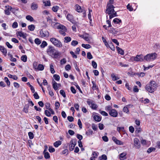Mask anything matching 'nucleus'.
Segmentation results:
<instances>
[{
    "label": "nucleus",
    "mask_w": 160,
    "mask_h": 160,
    "mask_svg": "<svg viewBox=\"0 0 160 160\" xmlns=\"http://www.w3.org/2000/svg\"><path fill=\"white\" fill-rule=\"evenodd\" d=\"M144 58L142 55H137L135 57H132L130 58L131 61L133 62L134 61L136 62H141L143 61Z\"/></svg>",
    "instance_id": "obj_5"
},
{
    "label": "nucleus",
    "mask_w": 160,
    "mask_h": 160,
    "mask_svg": "<svg viewBox=\"0 0 160 160\" xmlns=\"http://www.w3.org/2000/svg\"><path fill=\"white\" fill-rule=\"evenodd\" d=\"M59 7L57 6H55L52 7V10L55 12H57L58 10Z\"/></svg>",
    "instance_id": "obj_44"
},
{
    "label": "nucleus",
    "mask_w": 160,
    "mask_h": 160,
    "mask_svg": "<svg viewBox=\"0 0 160 160\" xmlns=\"http://www.w3.org/2000/svg\"><path fill=\"white\" fill-rule=\"evenodd\" d=\"M87 57L88 59H91L93 58V57L91 53L90 52H88L87 53Z\"/></svg>",
    "instance_id": "obj_49"
},
{
    "label": "nucleus",
    "mask_w": 160,
    "mask_h": 160,
    "mask_svg": "<svg viewBox=\"0 0 160 160\" xmlns=\"http://www.w3.org/2000/svg\"><path fill=\"white\" fill-rule=\"evenodd\" d=\"M52 87L54 90H56L58 89L57 83L55 81L52 82Z\"/></svg>",
    "instance_id": "obj_32"
},
{
    "label": "nucleus",
    "mask_w": 160,
    "mask_h": 160,
    "mask_svg": "<svg viewBox=\"0 0 160 160\" xmlns=\"http://www.w3.org/2000/svg\"><path fill=\"white\" fill-rule=\"evenodd\" d=\"M98 152L95 151H94L92 153V155H93V156L92 157L94 158H97V157L98 155Z\"/></svg>",
    "instance_id": "obj_59"
},
{
    "label": "nucleus",
    "mask_w": 160,
    "mask_h": 160,
    "mask_svg": "<svg viewBox=\"0 0 160 160\" xmlns=\"http://www.w3.org/2000/svg\"><path fill=\"white\" fill-rule=\"evenodd\" d=\"M6 9L5 10V12L6 14L9 15L10 14V11L13 12L14 9L12 8L11 6H6Z\"/></svg>",
    "instance_id": "obj_10"
},
{
    "label": "nucleus",
    "mask_w": 160,
    "mask_h": 160,
    "mask_svg": "<svg viewBox=\"0 0 160 160\" xmlns=\"http://www.w3.org/2000/svg\"><path fill=\"white\" fill-rule=\"evenodd\" d=\"M74 65L76 70L78 72H80V70L78 67V65L77 64V62H74Z\"/></svg>",
    "instance_id": "obj_54"
},
{
    "label": "nucleus",
    "mask_w": 160,
    "mask_h": 160,
    "mask_svg": "<svg viewBox=\"0 0 160 160\" xmlns=\"http://www.w3.org/2000/svg\"><path fill=\"white\" fill-rule=\"evenodd\" d=\"M40 35L41 38L48 37L49 36V33L47 31L41 29L40 31Z\"/></svg>",
    "instance_id": "obj_8"
},
{
    "label": "nucleus",
    "mask_w": 160,
    "mask_h": 160,
    "mask_svg": "<svg viewBox=\"0 0 160 160\" xmlns=\"http://www.w3.org/2000/svg\"><path fill=\"white\" fill-rule=\"evenodd\" d=\"M50 71L52 74H54L55 71L54 69V66L53 64H51L50 65Z\"/></svg>",
    "instance_id": "obj_33"
},
{
    "label": "nucleus",
    "mask_w": 160,
    "mask_h": 160,
    "mask_svg": "<svg viewBox=\"0 0 160 160\" xmlns=\"http://www.w3.org/2000/svg\"><path fill=\"white\" fill-rule=\"evenodd\" d=\"M60 93L64 98L66 97L65 92L63 90H61L60 91Z\"/></svg>",
    "instance_id": "obj_58"
},
{
    "label": "nucleus",
    "mask_w": 160,
    "mask_h": 160,
    "mask_svg": "<svg viewBox=\"0 0 160 160\" xmlns=\"http://www.w3.org/2000/svg\"><path fill=\"white\" fill-rule=\"evenodd\" d=\"M93 118L95 121L97 122H99L101 120V118L100 116L95 115L94 116Z\"/></svg>",
    "instance_id": "obj_28"
},
{
    "label": "nucleus",
    "mask_w": 160,
    "mask_h": 160,
    "mask_svg": "<svg viewBox=\"0 0 160 160\" xmlns=\"http://www.w3.org/2000/svg\"><path fill=\"white\" fill-rule=\"evenodd\" d=\"M76 144V142H73V141L72 140L70 142L69 148L70 151H72L74 149Z\"/></svg>",
    "instance_id": "obj_14"
},
{
    "label": "nucleus",
    "mask_w": 160,
    "mask_h": 160,
    "mask_svg": "<svg viewBox=\"0 0 160 160\" xmlns=\"http://www.w3.org/2000/svg\"><path fill=\"white\" fill-rule=\"evenodd\" d=\"M134 144L136 148L139 149L140 147V144L139 139L135 138L134 139Z\"/></svg>",
    "instance_id": "obj_11"
},
{
    "label": "nucleus",
    "mask_w": 160,
    "mask_h": 160,
    "mask_svg": "<svg viewBox=\"0 0 160 160\" xmlns=\"http://www.w3.org/2000/svg\"><path fill=\"white\" fill-rule=\"evenodd\" d=\"M87 103L90 106V107L92 109L96 110L98 107V105L92 100L87 101Z\"/></svg>",
    "instance_id": "obj_7"
},
{
    "label": "nucleus",
    "mask_w": 160,
    "mask_h": 160,
    "mask_svg": "<svg viewBox=\"0 0 160 160\" xmlns=\"http://www.w3.org/2000/svg\"><path fill=\"white\" fill-rule=\"evenodd\" d=\"M126 153L125 152H123L120 155V159L121 160H124L126 158Z\"/></svg>",
    "instance_id": "obj_19"
},
{
    "label": "nucleus",
    "mask_w": 160,
    "mask_h": 160,
    "mask_svg": "<svg viewBox=\"0 0 160 160\" xmlns=\"http://www.w3.org/2000/svg\"><path fill=\"white\" fill-rule=\"evenodd\" d=\"M46 150L45 149L43 151L44 157L45 158L47 159L50 158L49 153L48 152H45Z\"/></svg>",
    "instance_id": "obj_25"
},
{
    "label": "nucleus",
    "mask_w": 160,
    "mask_h": 160,
    "mask_svg": "<svg viewBox=\"0 0 160 160\" xmlns=\"http://www.w3.org/2000/svg\"><path fill=\"white\" fill-rule=\"evenodd\" d=\"M93 133V132L91 129L89 130L88 131L86 132V134L88 136H89L91 135H92Z\"/></svg>",
    "instance_id": "obj_48"
},
{
    "label": "nucleus",
    "mask_w": 160,
    "mask_h": 160,
    "mask_svg": "<svg viewBox=\"0 0 160 160\" xmlns=\"http://www.w3.org/2000/svg\"><path fill=\"white\" fill-rule=\"evenodd\" d=\"M47 52L48 55L54 58H57L60 55L58 51H55L54 47L51 46H49L47 50Z\"/></svg>",
    "instance_id": "obj_2"
},
{
    "label": "nucleus",
    "mask_w": 160,
    "mask_h": 160,
    "mask_svg": "<svg viewBox=\"0 0 160 160\" xmlns=\"http://www.w3.org/2000/svg\"><path fill=\"white\" fill-rule=\"evenodd\" d=\"M26 33L21 32H18V35L20 37H22L24 39H26Z\"/></svg>",
    "instance_id": "obj_18"
},
{
    "label": "nucleus",
    "mask_w": 160,
    "mask_h": 160,
    "mask_svg": "<svg viewBox=\"0 0 160 160\" xmlns=\"http://www.w3.org/2000/svg\"><path fill=\"white\" fill-rule=\"evenodd\" d=\"M112 109V107L111 105L107 106L105 107V110L107 112H110V111Z\"/></svg>",
    "instance_id": "obj_40"
},
{
    "label": "nucleus",
    "mask_w": 160,
    "mask_h": 160,
    "mask_svg": "<svg viewBox=\"0 0 160 160\" xmlns=\"http://www.w3.org/2000/svg\"><path fill=\"white\" fill-rule=\"evenodd\" d=\"M116 48L118 51V53L122 55H123L124 54V51L120 48L117 46L116 47Z\"/></svg>",
    "instance_id": "obj_23"
},
{
    "label": "nucleus",
    "mask_w": 160,
    "mask_h": 160,
    "mask_svg": "<svg viewBox=\"0 0 160 160\" xmlns=\"http://www.w3.org/2000/svg\"><path fill=\"white\" fill-rule=\"evenodd\" d=\"M76 10L78 12H83V10L82 9L81 7L79 5L77 4L75 5Z\"/></svg>",
    "instance_id": "obj_27"
},
{
    "label": "nucleus",
    "mask_w": 160,
    "mask_h": 160,
    "mask_svg": "<svg viewBox=\"0 0 160 160\" xmlns=\"http://www.w3.org/2000/svg\"><path fill=\"white\" fill-rule=\"evenodd\" d=\"M59 29H60V30H64L65 31H67V29L65 26L63 25L60 24Z\"/></svg>",
    "instance_id": "obj_36"
},
{
    "label": "nucleus",
    "mask_w": 160,
    "mask_h": 160,
    "mask_svg": "<svg viewBox=\"0 0 160 160\" xmlns=\"http://www.w3.org/2000/svg\"><path fill=\"white\" fill-rule=\"evenodd\" d=\"M71 66L69 64L67 65L65 67V69L66 71H69L71 69Z\"/></svg>",
    "instance_id": "obj_62"
},
{
    "label": "nucleus",
    "mask_w": 160,
    "mask_h": 160,
    "mask_svg": "<svg viewBox=\"0 0 160 160\" xmlns=\"http://www.w3.org/2000/svg\"><path fill=\"white\" fill-rule=\"evenodd\" d=\"M157 57V54L156 53L148 54L144 57V59L147 61H153Z\"/></svg>",
    "instance_id": "obj_3"
},
{
    "label": "nucleus",
    "mask_w": 160,
    "mask_h": 160,
    "mask_svg": "<svg viewBox=\"0 0 160 160\" xmlns=\"http://www.w3.org/2000/svg\"><path fill=\"white\" fill-rule=\"evenodd\" d=\"M64 42L65 43H68L70 42L71 40V37H66L64 38Z\"/></svg>",
    "instance_id": "obj_30"
},
{
    "label": "nucleus",
    "mask_w": 160,
    "mask_h": 160,
    "mask_svg": "<svg viewBox=\"0 0 160 160\" xmlns=\"http://www.w3.org/2000/svg\"><path fill=\"white\" fill-rule=\"evenodd\" d=\"M53 78L55 80L58 81L60 80V76L57 74H54L53 75Z\"/></svg>",
    "instance_id": "obj_50"
},
{
    "label": "nucleus",
    "mask_w": 160,
    "mask_h": 160,
    "mask_svg": "<svg viewBox=\"0 0 160 160\" xmlns=\"http://www.w3.org/2000/svg\"><path fill=\"white\" fill-rule=\"evenodd\" d=\"M62 144V142L60 141H57L53 143V146L55 148H58Z\"/></svg>",
    "instance_id": "obj_24"
},
{
    "label": "nucleus",
    "mask_w": 160,
    "mask_h": 160,
    "mask_svg": "<svg viewBox=\"0 0 160 160\" xmlns=\"http://www.w3.org/2000/svg\"><path fill=\"white\" fill-rule=\"evenodd\" d=\"M27 57L26 55H24L21 57V60L24 62L27 61Z\"/></svg>",
    "instance_id": "obj_41"
},
{
    "label": "nucleus",
    "mask_w": 160,
    "mask_h": 160,
    "mask_svg": "<svg viewBox=\"0 0 160 160\" xmlns=\"http://www.w3.org/2000/svg\"><path fill=\"white\" fill-rule=\"evenodd\" d=\"M111 76L113 81H116L119 79V77L116 76L114 73L111 74Z\"/></svg>",
    "instance_id": "obj_31"
},
{
    "label": "nucleus",
    "mask_w": 160,
    "mask_h": 160,
    "mask_svg": "<svg viewBox=\"0 0 160 160\" xmlns=\"http://www.w3.org/2000/svg\"><path fill=\"white\" fill-rule=\"evenodd\" d=\"M127 9L130 11H132L133 10V8L132 6L130 5L129 3L127 5Z\"/></svg>",
    "instance_id": "obj_52"
},
{
    "label": "nucleus",
    "mask_w": 160,
    "mask_h": 160,
    "mask_svg": "<svg viewBox=\"0 0 160 160\" xmlns=\"http://www.w3.org/2000/svg\"><path fill=\"white\" fill-rule=\"evenodd\" d=\"M48 45L47 42L45 41H43L40 45L41 48H44L46 46Z\"/></svg>",
    "instance_id": "obj_42"
},
{
    "label": "nucleus",
    "mask_w": 160,
    "mask_h": 160,
    "mask_svg": "<svg viewBox=\"0 0 160 160\" xmlns=\"http://www.w3.org/2000/svg\"><path fill=\"white\" fill-rule=\"evenodd\" d=\"M70 54L72 55V57L73 58H77V55H76L72 51H71L70 52Z\"/></svg>",
    "instance_id": "obj_61"
},
{
    "label": "nucleus",
    "mask_w": 160,
    "mask_h": 160,
    "mask_svg": "<svg viewBox=\"0 0 160 160\" xmlns=\"http://www.w3.org/2000/svg\"><path fill=\"white\" fill-rule=\"evenodd\" d=\"M4 79L5 82L7 83V85L8 86H9L10 84V82L9 81V80L8 78L6 77H5Z\"/></svg>",
    "instance_id": "obj_53"
},
{
    "label": "nucleus",
    "mask_w": 160,
    "mask_h": 160,
    "mask_svg": "<svg viewBox=\"0 0 160 160\" xmlns=\"http://www.w3.org/2000/svg\"><path fill=\"white\" fill-rule=\"evenodd\" d=\"M109 114L112 117L116 118L118 116V112L115 109H112L109 112Z\"/></svg>",
    "instance_id": "obj_9"
},
{
    "label": "nucleus",
    "mask_w": 160,
    "mask_h": 160,
    "mask_svg": "<svg viewBox=\"0 0 160 160\" xmlns=\"http://www.w3.org/2000/svg\"><path fill=\"white\" fill-rule=\"evenodd\" d=\"M28 29L31 31H33L35 28V27L34 25H29L28 27Z\"/></svg>",
    "instance_id": "obj_39"
},
{
    "label": "nucleus",
    "mask_w": 160,
    "mask_h": 160,
    "mask_svg": "<svg viewBox=\"0 0 160 160\" xmlns=\"http://www.w3.org/2000/svg\"><path fill=\"white\" fill-rule=\"evenodd\" d=\"M82 46L87 49H88L91 48V46L89 44H82Z\"/></svg>",
    "instance_id": "obj_37"
},
{
    "label": "nucleus",
    "mask_w": 160,
    "mask_h": 160,
    "mask_svg": "<svg viewBox=\"0 0 160 160\" xmlns=\"http://www.w3.org/2000/svg\"><path fill=\"white\" fill-rule=\"evenodd\" d=\"M33 68L34 69L37 70L38 66V63L37 62H34L33 64Z\"/></svg>",
    "instance_id": "obj_63"
},
{
    "label": "nucleus",
    "mask_w": 160,
    "mask_h": 160,
    "mask_svg": "<svg viewBox=\"0 0 160 160\" xmlns=\"http://www.w3.org/2000/svg\"><path fill=\"white\" fill-rule=\"evenodd\" d=\"M78 44V42L76 40H73L71 43V45L74 47L76 46Z\"/></svg>",
    "instance_id": "obj_46"
},
{
    "label": "nucleus",
    "mask_w": 160,
    "mask_h": 160,
    "mask_svg": "<svg viewBox=\"0 0 160 160\" xmlns=\"http://www.w3.org/2000/svg\"><path fill=\"white\" fill-rule=\"evenodd\" d=\"M45 107L46 108L49 110L51 112V113L54 115L55 114V112L52 109L50 108V104L49 102H46L45 104Z\"/></svg>",
    "instance_id": "obj_12"
},
{
    "label": "nucleus",
    "mask_w": 160,
    "mask_h": 160,
    "mask_svg": "<svg viewBox=\"0 0 160 160\" xmlns=\"http://www.w3.org/2000/svg\"><path fill=\"white\" fill-rule=\"evenodd\" d=\"M35 43L37 45H39L41 43V41L38 38H36L35 39Z\"/></svg>",
    "instance_id": "obj_56"
},
{
    "label": "nucleus",
    "mask_w": 160,
    "mask_h": 160,
    "mask_svg": "<svg viewBox=\"0 0 160 160\" xmlns=\"http://www.w3.org/2000/svg\"><path fill=\"white\" fill-rule=\"evenodd\" d=\"M73 16L70 14H68L67 16V18L68 20H72L73 19Z\"/></svg>",
    "instance_id": "obj_45"
},
{
    "label": "nucleus",
    "mask_w": 160,
    "mask_h": 160,
    "mask_svg": "<svg viewBox=\"0 0 160 160\" xmlns=\"http://www.w3.org/2000/svg\"><path fill=\"white\" fill-rule=\"evenodd\" d=\"M36 118L38 120V121L39 123L41 124L43 122L42 121L41 118L39 116H36Z\"/></svg>",
    "instance_id": "obj_57"
},
{
    "label": "nucleus",
    "mask_w": 160,
    "mask_h": 160,
    "mask_svg": "<svg viewBox=\"0 0 160 160\" xmlns=\"http://www.w3.org/2000/svg\"><path fill=\"white\" fill-rule=\"evenodd\" d=\"M44 114L47 117H50L51 116V112L48 110H45L44 111Z\"/></svg>",
    "instance_id": "obj_38"
},
{
    "label": "nucleus",
    "mask_w": 160,
    "mask_h": 160,
    "mask_svg": "<svg viewBox=\"0 0 160 160\" xmlns=\"http://www.w3.org/2000/svg\"><path fill=\"white\" fill-rule=\"evenodd\" d=\"M44 69V67L42 64H39L38 65V67L37 70H38L39 71H42Z\"/></svg>",
    "instance_id": "obj_34"
},
{
    "label": "nucleus",
    "mask_w": 160,
    "mask_h": 160,
    "mask_svg": "<svg viewBox=\"0 0 160 160\" xmlns=\"http://www.w3.org/2000/svg\"><path fill=\"white\" fill-rule=\"evenodd\" d=\"M12 26L13 28H16L18 27V24L17 22H15L13 23Z\"/></svg>",
    "instance_id": "obj_64"
},
{
    "label": "nucleus",
    "mask_w": 160,
    "mask_h": 160,
    "mask_svg": "<svg viewBox=\"0 0 160 160\" xmlns=\"http://www.w3.org/2000/svg\"><path fill=\"white\" fill-rule=\"evenodd\" d=\"M121 22L122 21H113L112 24L114 27H118L117 24H120L122 23Z\"/></svg>",
    "instance_id": "obj_20"
},
{
    "label": "nucleus",
    "mask_w": 160,
    "mask_h": 160,
    "mask_svg": "<svg viewBox=\"0 0 160 160\" xmlns=\"http://www.w3.org/2000/svg\"><path fill=\"white\" fill-rule=\"evenodd\" d=\"M8 76L9 77V78L13 79L15 80H16L18 78L17 77V76L15 75H13L11 74H8Z\"/></svg>",
    "instance_id": "obj_35"
},
{
    "label": "nucleus",
    "mask_w": 160,
    "mask_h": 160,
    "mask_svg": "<svg viewBox=\"0 0 160 160\" xmlns=\"http://www.w3.org/2000/svg\"><path fill=\"white\" fill-rule=\"evenodd\" d=\"M158 86L156 82L154 81H151L145 87V89L148 92L153 93L157 89Z\"/></svg>",
    "instance_id": "obj_1"
},
{
    "label": "nucleus",
    "mask_w": 160,
    "mask_h": 160,
    "mask_svg": "<svg viewBox=\"0 0 160 160\" xmlns=\"http://www.w3.org/2000/svg\"><path fill=\"white\" fill-rule=\"evenodd\" d=\"M28 135L29 138L31 139H32L34 138V134H33V133H32V132H29L28 133Z\"/></svg>",
    "instance_id": "obj_43"
},
{
    "label": "nucleus",
    "mask_w": 160,
    "mask_h": 160,
    "mask_svg": "<svg viewBox=\"0 0 160 160\" xmlns=\"http://www.w3.org/2000/svg\"><path fill=\"white\" fill-rule=\"evenodd\" d=\"M92 65L94 68H97V64L96 62L94 61H92Z\"/></svg>",
    "instance_id": "obj_60"
},
{
    "label": "nucleus",
    "mask_w": 160,
    "mask_h": 160,
    "mask_svg": "<svg viewBox=\"0 0 160 160\" xmlns=\"http://www.w3.org/2000/svg\"><path fill=\"white\" fill-rule=\"evenodd\" d=\"M29 108V106L28 104L25 105L22 110L23 112L26 113H27L28 112V109Z\"/></svg>",
    "instance_id": "obj_17"
},
{
    "label": "nucleus",
    "mask_w": 160,
    "mask_h": 160,
    "mask_svg": "<svg viewBox=\"0 0 160 160\" xmlns=\"http://www.w3.org/2000/svg\"><path fill=\"white\" fill-rule=\"evenodd\" d=\"M0 51L3 54L6 56L7 54L6 49L3 46H0Z\"/></svg>",
    "instance_id": "obj_15"
},
{
    "label": "nucleus",
    "mask_w": 160,
    "mask_h": 160,
    "mask_svg": "<svg viewBox=\"0 0 160 160\" xmlns=\"http://www.w3.org/2000/svg\"><path fill=\"white\" fill-rule=\"evenodd\" d=\"M31 8L32 10H36L38 8V5L37 4L33 2L31 5Z\"/></svg>",
    "instance_id": "obj_29"
},
{
    "label": "nucleus",
    "mask_w": 160,
    "mask_h": 160,
    "mask_svg": "<svg viewBox=\"0 0 160 160\" xmlns=\"http://www.w3.org/2000/svg\"><path fill=\"white\" fill-rule=\"evenodd\" d=\"M99 159L100 160H106L107 159V156L105 154L102 155L101 157H99Z\"/></svg>",
    "instance_id": "obj_47"
},
{
    "label": "nucleus",
    "mask_w": 160,
    "mask_h": 160,
    "mask_svg": "<svg viewBox=\"0 0 160 160\" xmlns=\"http://www.w3.org/2000/svg\"><path fill=\"white\" fill-rule=\"evenodd\" d=\"M43 2L45 6H50L51 5V2L49 0H44L43 1Z\"/></svg>",
    "instance_id": "obj_21"
},
{
    "label": "nucleus",
    "mask_w": 160,
    "mask_h": 160,
    "mask_svg": "<svg viewBox=\"0 0 160 160\" xmlns=\"http://www.w3.org/2000/svg\"><path fill=\"white\" fill-rule=\"evenodd\" d=\"M113 140L116 143V144L118 145H122V142L117 139L115 137H113L112 138Z\"/></svg>",
    "instance_id": "obj_16"
},
{
    "label": "nucleus",
    "mask_w": 160,
    "mask_h": 160,
    "mask_svg": "<svg viewBox=\"0 0 160 160\" xmlns=\"http://www.w3.org/2000/svg\"><path fill=\"white\" fill-rule=\"evenodd\" d=\"M48 151L50 152H53L55 151V149L52 146H49L48 148Z\"/></svg>",
    "instance_id": "obj_55"
},
{
    "label": "nucleus",
    "mask_w": 160,
    "mask_h": 160,
    "mask_svg": "<svg viewBox=\"0 0 160 160\" xmlns=\"http://www.w3.org/2000/svg\"><path fill=\"white\" fill-rule=\"evenodd\" d=\"M50 23H51V25L53 28L58 29H59L61 24L60 23L58 22H52V21H51V22Z\"/></svg>",
    "instance_id": "obj_13"
},
{
    "label": "nucleus",
    "mask_w": 160,
    "mask_h": 160,
    "mask_svg": "<svg viewBox=\"0 0 160 160\" xmlns=\"http://www.w3.org/2000/svg\"><path fill=\"white\" fill-rule=\"evenodd\" d=\"M82 38L86 41L89 42L90 41L88 34L87 33H86L82 35Z\"/></svg>",
    "instance_id": "obj_22"
},
{
    "label": "nucleus",
    "mask_w": 160,
    "mask_h": 160,
    "mask_svg": "<svg viewBox=\"0 0 160 160\" xmlns=\"http://www.w3.org/2000/svg\"><path fill=\"white\" fill-rule=\"evenodd\" d=\"M155 149H156L154 148H150L148 149L147 152L148 153H150L152 151H155Z\"/></svg>",
    "instance_id": "obj_51"
},
{
    "label": "nucleus",
    "mask_w": 160,
    "mask_h": 160,
    "mask_svg": "<svg viewBox=\"0 0 160 160\" xmlns=\"http://www.w3.org/2000/svg\"><path fill=\"white\" fill-rule=\"evenodd\" d=\"M114 8V7L112 5L110 4L108 5L106 11V13L108 14H110L115 13Z\"/></svg>",
    "instance_id": "obj_6"
},
{
    "label": "nucleus",
    "mask_w": 160,
    "mask_h": 160,
    "mask_svg": "<svg viewBox=\"0 0 160 160\" xmlns=\"http://www.w3.org/2000/svg\"><path fill=\"white\" fill-rule=\"evenodd\" d=\"M128 109L129 108L127 107L126 106H125L123 107L122 109V111L123 112L127 113V114H129V111Z\"/></svg>",
    "instance_id": "obj_26"
},
{
    "label": "nucleus",
    "mask_w": 160,
    "mask_h": 160,
    "mask_svg": "<svg viewBox=\"0 0 160 160\" xmlns=\"http://www.w3.org/2000/svg\"><path fill=\"white\" fill-rule=\"evenodd\" d=\"M50 40L54 45L57 47L61 48L62 46L61 42L55 38H52L50 39Z\"/></svg>",
    "instance_id": "obj_4"
}]
</instances>
